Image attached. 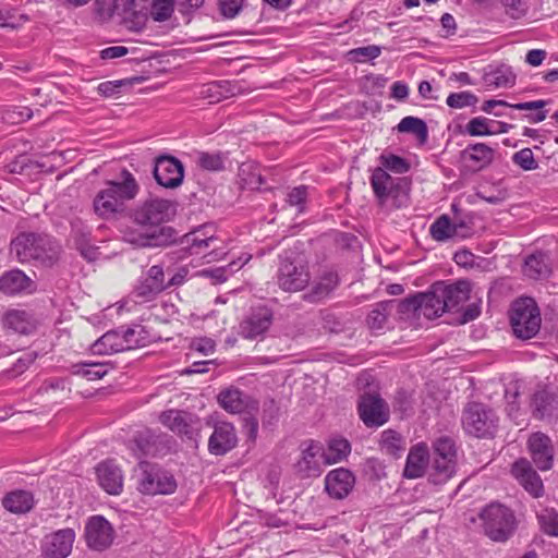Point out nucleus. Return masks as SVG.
Here are the masks:
<instances>
[{
  "label": "nucleus",
  "mask_w": 558,
  "mask_h": 558,
  "mask_svg": "<svg viewBox=\"0 0 558 558\" xmlns=\"http://www.w3.org/2000/svg\"><path fill=\"white\" fill-rule=\"evenodd\" d=\"M511 474L533 497L544 494L543 481L527 459H518L511 466Z\"/></svg>",
  "instance_id": "obj_20"
},
{
  "label": "nucleus",
  "mask_w": 558,
  "mask_h": 558,
  "mask_svg": "<svg viewBox=\"0 0 558 558\" xmlns=\"http://www.w3.org/2000/svg\"><path fill=\"white\" fill-rule=\"evenodd\" d=\"M166 288L167 284L165 282V272L162 267L159 265H153L138 279L137 284L132 291V296L136 303L150 302Z\"/></svg>",
  "instance_id": "obj_13"
},
{
  "label": "nucleus",
  "mask_w": 558,
  "mask_h": 558,
  "mask_svg": "<svg viewBox=\"0 0 558 558\" xmlns=\"http://www.w3.org/2000/svg\"><path fill=\"white\" fill-rule=\"evenodd\" d=\"M99 485L110 495H120L123 489V473L111 460L104 461L96 469Z\"/></svg>",
  "instance_id": "obj_25"
},
{
  "label": "nucleus",
  "mask_w": 558,
  "mask_h": 558,
  "mask_svg": "<svg viewBox=\"0 0 558 558\" xmlns=\"http://www.w3.org/2000/svg\"><path fill=\"white\" fill-rule=\"evenodd\" d=\"M523 271L527 277L533 279L548 277L551 271L548 256L542 252L531 254L525 259Z\"/></svg>",
  "instance_id": "obj_33"
},
{
  "label": "nucleus",
  "mask_w": 558,
  "mask_h": 558,
  "mask_svg": "<svg viewBox=\"0 0 558 558\" xmlns=\"http://www.w3.org/2000/svg\"><path fill=\"white\" fill-rule=\"evenodd\" d=\"M272 323V313L267 307H257L240 324V335L245 339L264 336Z\"/></svg>",
  "instance_id": "obj_23"
},
{
  "label": "nucleus",
  "mask_w": 558,
  "mask_h": 558,
  "mask_svg": "<svg viewBox=\"0 0 558 558\" xmlns=\"http://www.w3.org/2000/svg\"><path fill=\"white\" fill-rule=\"evenodd\" d=\"M201 95L210 104L234 96V86L229 81L211 82L203 86Z\"/></svg>",
  "instance_id": "obj_37"
},
{
  "label": "nucleus",
  "mask_w": 558,
  "mask_h": 558,
  "mask_svg": "<svg viewBox=\"0 0 558 558\" xmlns=\"http://www.w3.org/2000/svg\"><path fill=\"white\" fill-rule=\"evenodd\" d=\"M137 489L145 495H170L177 489L174 476L161 466L141 461L137 468Z\"/></svg>",
  "instance_id": "obj_5"
},
{
  "label": "nucleus",
  "mask_w": 558,
  "mask_h": 558,
  "mask_svg": "<svg viewBox=\"0 0 558 558\" xmlns=\"http://www.w3.org/2000/svg\"><path fill=\"white\" fill-rule=\"evenodd\" d=\"M338 286V275L332 271L325 272L315 286V293L318 295L328 294Z\"/></svg>",
  "instance_id": "obj_60"
},
{
  "label": "nucleus",
  "mask_w": 558,
  "mask_h": 558,
  "mask_svg": "<svg viewBox=\"0 0 558 558\" xmlns=\"http://www.w3.org/2000/svg\"><path fill=\"white\" fill-rule=\"evenodd\" d=\"M2 326L14 333L29 335L36 330L37 320L23 310H11L2 316Z\"/></svg>",
  "instance_id": "obj_27"
},
{
  "label": "nucleus",
  "mask_w": 558,
  "mask_h": 558,
  "mask_svg": "<svg viewBox=\"0 0 558 558\" xmlns=\"http://www.w3.org/2000/svg\"><path fill=\"white\" fill-rule=\"evenodd\" d=\"M396 301L388 300L377 303L367 315V326L369 329L380 331L385 328L388 316L395 310Z\"/></svg>",
  "instance_id": "obj_36"
},
{
  "label": "nucleus",
  "mask_w": 558,
  "mask_h": 558,
  "mask_svg": "<svg viewBox=\"0 0 558 558\" xmlns=\"http://www.w3.org/2000/svg\"><path fill=\"white\" fill-rule=\"evenodd\" d=\"M134 4V0H95V12L101 21L117 19L123 8Z\"/></svg>",
  "instance_id": "obj_38"
},
{
  "label": "nucleus",
  "mask_w": 558,
  "mask_h": 558,
  "mask_svg": "<svg viewBox=\"0 0 558 558\" xmlns=\"http://www.w3.org/2000/svg\"><path fill=\"white\" fill-rule=\"evenodd\" d=\"M118 22L131 32H141L147 22V16L142 11L135 10V3L122 9Z\"/></svg>",
  "instance_id": "obj_39"
},
{
  "label": "nucleus",
  "mask_w": 558,
  "mask_h": 558,
  "mask_svg": "<svg viewBox=\"0 0 558 558\" xmlns=\"http://www.w3.org/2000/svg\"><path fill=\"white\" fill-rule=\"evenodd\" d=\"M541 530L548 536L558 537V512L553 508H545L537 513Z\"/></svg>",
  "instance_id": "obj_48"
},
{
  "label": "nucleus",
  "mask_w": 558,
  "mask_h": 558,
  "mask_svg": "<svg viewBox=\"0 0 558 558\" xmlns=\"http://www.w3.org/2000/svg\"><path fill=\"white\" fill-rule=\"evenodd\" d=\"M92 350L101 355L125 351L120 328L107 331L93 343Z\"/></svg>",
  "instance_id": "obj_32"
},
{
  "label": "nucleus",
  "mask_w": 558,
  "mask_h": 558,
  "mask_svg": "<svg viewBox=\"0 0 558 558\" xmlns=\"http://www.w3.org/2000/svg\"><path fill=\"white\" fill-rule=\"evenodd\" d=\"M172 229H156L150 225L130 219L122 230L125 242L138 247H156L168 243Z\"/></svg>",
  "instance_id": "obj_7"
},
{
  "label": "nucleus",
  "mask_w": 558,
  "mask_h": 558,
  "mask_svg": "<svg viewBox=\"0 0 558 558\" xmlns=\"http://www.w3.org/2000/svg\"><path fill=\"white\" fill-rule=\"evenodd\" d=\"M380 447L386 453L396 457L404 449L403 439L397 432L387 429L381 433Z\"/></svg>",
  "instance_id": "obj_50"
},
{
  "label": "nucleus",
  "mask_w": 558,
  "mask_h": 558,
  "mask_svg": "<svg viewBox=\"0 0 558 558\" xmlns=\"http://www.w3.org/2000/svg\"><path fill=\"white\" fill-rule=\"evenodd\" d=\"M515 74L508 66H499L484 76L486 86L494 88L512 87L515 84Z\"/></svg>",
  "instance_id": "obj_41"
},
{
  "label": "nucleus",
  "mask_w": 558,
  "mask_h": 558,
  "mask_svg": "<svg viewBox=\"0 0 558 558\" xmlns=\"http://www.w3.org/2000/svg\"><path fill=\"white\" fill-rule=\"evenodd\" d=\"M108 371V364L99 362H81L71 366V373L73 375L82 376L88 380L100 379Z\"/></svg>",
  "instance_id": "obj_40"
},
{
  "label": "nucleus",
  "mask_w": 558,
  "mask_h": 558,
  "mask_svg": "<svg viewBox=\"0 0 558 558\" xmlns=\"http://www.w3.org/2000/svg\"><path fill=\"white\" fill-rule=\"evenodd\" d=\"M485 534L495 542L507 541L515 530L513 512L506 506L493 502L480 513Z\"/></svg>",
  "instance_id": "obj_3"
},
{
  "label": "nucleus",
  "mask_w": 558,
  "mask_h": 558,
  "mask_svg": "<svg viewBox=\"0 0 558 558\" xmlns=\"http://www.w3.org/2000/svg\"><path fill=\"white\" fill-rule=\"evenodd\" d=\"M238 442L234 425L226 421L217 422L208 439V451L213 456H226L238 446Z\"/></svg>",
  "instance_id": "obj_16"
},
{
  "label": "nucleus",
  "mask_w": 558,
  "mask_h": 558,
  "mask_svg": "<svg viewBox=\"0 0 558 558\" xmlns=\"http://www.w3.org/2000/svg\"><path fill=\"white\" fill-rule=\"evenodd\" d=\"M457 460L450 458H436L434 460L430 480L434 484H444L456 473Z\"/></svg>",
  "instance_id": "obj_42"
},
{
  "label": "nucleus",
  "mask_w": 558,
  "mask_h": 558,
  "mask_svg": "<svg viewBox=\"0 0 558 558\" xmlns=\"http://www.w3.org/2000/svg\"><path fill=\"white\" fill-rule=\"evenodd\" d=\"M400 133H410L417 137L421 143H425L428 137V130L426 123L415 117H404L398 124Z\"/></svg>",
  "instance_id": "obj_45"
},
{
  "label": "nucleus",
  "mask_w": 558,
  "mask_h": 558,
  "mask_svg": "<svg viewBox=\"0 0 558 558\" xmlns=\"http://www.w3.org/2000/svg\"><path fill=\"white\" fill-rule=\"evenodd\" d=\"M323 447L319 442L311 440L301 451L300 459L295 462L296 474L302 478L317 477L322 474Z\"/></svg>",
  "instance_id": "obj_18"
},
{
  "label": "nucleus",
  "mask_w": 558,
  "mask_h": 558,
  "mask_svg": "<svg viewBox=\"0 0 558 558\" xmlns=\"http://www.w3.org/2000/svg\"><path fill=\"white\" fill-rule=\"evenodd\" d=\"M310 279L308 268L301 259L282 258L277 274V282L283 291H301L306 288Z\"/></svg>",
  "instance_id": "obj_9"
},
{
  "label": "nucleus",
  "mask_w": 558,
  "mask_h": 558,
  "mask_svg": "<svg viewBox=\"0 0 558 558\" xmlns=\"http://www.w3.org/2000/svg\"><path fill=\"white\" fill-rule=\"evenodd\" d=\"M533 415L539 420L551 417L558 408V395L546 389L538 390L532 399Z\"/></svg>",
  "instance_id": "obj_31"
},
{
  "label": "nucleus",
  "mask_w": 558,
  "mask_h": 558,
  "mask_svg": "<svg viewBox=\"0 0 558 558\" xmlns=\"http://www.w3.org/2000/svg\"><path fill=\"white\" fill-rule=\"evenodd\" d=\"M162 425L178 435L193 439L198 433V418L187 412L180 410H168L160 414Z\"/></svg>",
  "instance_id": "obj_19"
},
{
  "label": "nucleus",
  "mask_w": 558,
  "mask_h": 558,
  "mask_svg": "<svg viewBox=\"0 0 558 558\" xmlns=\"http://www.w3.org/2000/svg\"><path fill=\"white\" fill-rule=\"evenodd\" d=\"M11 253L20 263L36 260L51 266L59 256V243L46 233L22 232L11 242Z\"/></svg>",
  "instance_id": "obj_2"
},
{
  "label": "nucleus",
  "mask_w": 558,
  "mask_h": 558,
  "mask_svg": "<svg viewBox=\"0 0 558 558\" xmlns=\"http://www.w3.org/2000/svg\"><path fill=\"white\" fill-rule=\"evenodd\" d=\"M502 5L507 9V13L511 17H520L525 13V9L522 0H500Z\"/></svg>",
  "instance_id": "obj_64"
},
{
  "label": "nucleus",
  "mask_w": 558,
  "mask_h": 558,
  "mask_svg": "<svg viewBox=\"0 0 558 558\" xmlns=\"http://www.w3.org/2000/svg\"><path fill=\"white\" fill-rule=\"evenodd\" d=\"M512 161L524 171L535 170L538 167V163L530 148H523L514 153L512 156Z\"/></svg>",
  "instance_id": "obj_58"
},
{
  "label": "nucleus",
  "mask_w": 558,
  "mask_h": 558,
  "mask_svg": "<svg viewBox=\"0 0 558 558\" xmlns=\"http://www.w3.org/2000/svg\"><path fill=\"white\" fill-rule=\"evenodd\" d=\"M86 545L96 551L108 549L116 537L112 524L102 515L90 517L85 524Z\"/></svg>",
  "instance_id": "obj_11"
},
{
  "label": "nucleus",
  "mask_w": 558,
  "mask_h": 558,
  "mask_svg": "<svg viewBox=\"0 0 558 558\" xmlns=\"http://www.w3.org/2000/svg\"><path fill=\"white\" fill-rule=\"evenodd\" d=\"M243 0H219L220 10L223 16L234 17L241 10Z\"/></svg>",
  "instance_id": "obj_63"
},
{
  "label": "nucleus",
  "mask_w": 558,
  "mask_h": 558,
  "mask_svg": "<svg viewBox=\"0 0 558 558\" xmlns=\"http://www.w3.org/2000/svg\"><path fill=\"white\" fill-rule=\"evenodd\" d=\"M463 166L472 172L487 168L495 159V149L485 143L468 145L460 153Z\"/></svg>",
  "instance_id": "obj_21"
},
{
  "label": "nucleus",
  "mask_w": 558,
  "mask_h": 558,
  "mask_svg": "<svg viewBox=\"0 0 558 558\" xmlns=\"http://www.w3.org/2000/svg\"><path fill=\"white\" fill-rule=\"evenodd\" d=\"M461 423L464 432L477 438L490 437L498 426L495 411L482 402H469L462 412Z\"/></svg>",
  "instance_id": "obj_4"
},
{
  "label": "nucleus",
  "mask_w": 558,
  "mask_h": 558,
  "mask_svg": "<svg viewBox=\"0 0 558 558\" xmlns=\"http://www.w3.org/2000/svg\"><path fill=\"white\" fill-rule=\"evenodd\" d=\"M435 284L438 295L446 303V312L457 311L470 298L471 283L469 280H458L450 284L438 281Z\"/></svg>",
  "instance_id": "obj_22"
},
{
  "label": "nucleus",
  "mask_w": 558,
  "mask_h": 558,
  "mask_svg": "<svg viewBox=\"0 0 558 558\" xmlns=\"http://www.w3.org/2000/svg\"><path fill=\"white\" fill-rule=\"evenodd\" d=\"M395 308L405 318L420 317L418 315V294L405 298L401 301H396Z\"/></svg>",
  "instance_id": "obj_56"
},
{
  "label": "nucleus",
  "mask_w": 558,
  "mask_h": 558,
  "mask_svg": "<svg viewBox=\"0 0 558 558\" xmlns=\"http://www.w3.org/2000/svg\"><path fill=\"white\" fill-rule=\"evenodd\" d=\"M541 322L539 308L533 299L520 298L512 303L510 323L518 338H533L539 331Z\"/></svg>",
  "instance_id": "obj_6"
},
{
  "label": "nucleus",
  "mask_w": 558,
  "mask_h": 558,
  "mask_svg": "<svg viewBox=\"0 0 558 558\" xmlns=\"http://www.w3.org/2000/svg\"><path fill=\"white\" fill-rule=\"evenodd\" d=\"M380 165L383 169L386 171H392L395 173H405L409 170V163L403 159L402 157H399L397 155H381L380 158Z\"/></svg>",
  "instance_id": "obj_55"
},
{
  "label": "nucleus",
  "mask_w": 558,
  "mask_h": 558,
  "mask_svg": "<svg viewBox=\"0 0 558 558\" xmlns=\"http://www.w3.org/2000/svg\"><path fill=\"white\" fill-rule=\"evenodd\" d=\"M355 484L353 473L344 468L331 470L325 478V488L330 497L335 499L345 498Z\"/></svg>",
  "instance_id": "obj_24"
},
{
  "label": "nucleus",
  "mask_w": 558,
  "mask_h": 558,
  "mask_svg": "<svg viewBox=\"0 0 558 558\" xmlns=\"http://www.w3.org/2000/svg\"><path fill=\"white\" fill-rule=\"evenodd\" d=\"M248 259L250 257H239V259L232 260L227 266L204 269L202 275L213 278L216 282L221 283L225 282L229 276L240 270L248 262Z\"/></svg>",
  "instance_id": "obj_44"
},
{
  "label": "nucleus",
  "mask_w": 558,
  "mask_h": 558,
  "mask_svg": "<svg viewBox=\"0 0 558 558\" xmlns=\"http://www.w3.org/2000/svg\"><path fill=\"white\" fill-rule=\"evenodd\" d=\"M371 185L380 205H385L389 198L397 201L407 197L410 189L407 179L393 178L383 168L374 169Z\"/></svg>",
  "instance_id": "obj_8"
},
{
  "label": "nucleus",
  "mask_w": 558,
  "mask_h": 558,
  "mask_svg": "<svg viewBox=\"0 0 558 558\" xmlns=\"http://www.w3.org/2000/svg\"><path fill=\"white\" fill-rule=\"evenodd\" d=\"M434 451L436 458H457L454 441L447 436L440 437L434 442Z\"/></svg>",
  "instance_id": "obj_57"
},
{
  "label": "nucleus",
  "mask_w": 558,
  "mask_h": 558,
  "mask_svg": "<svg viewBox=\"0 0 558 558\" xmlns=\"http://www.w3.org/2000/svg\"><path fill=\"white\" fill-rule=\"evenodd\" d=\"M359 416L367 427L383 426L389 420V408L377 393L361 395L357 404Z\"/></svg>",
  "instance_id": "obj_12"
},
{
  "label": "nucleus",
  "mask_w": 558,
  "mask_h": 558,
  "mask_svg": "<svg viewBox=\"0 0 558 558\" xmlns=\"http://www.w3.org/2000/svg\"><path fill=\"white\" fill-rule=\"evenodd\" d=\"M478 101V98L471 92H459L451 93L446 99V104L448 107L453 109H462L465 107L475 106Z\"/></svg>",
  "instance_id": "obj_52"
},
{
  "label": "nucleus",
  "mask_w": 558,
  "mask_h": 558,
  "mask_svg": "<svg viewBox=\"0 0 558 558\" xmlns=\"http://www.w3.org/2000/svg\"><path fill=\"white\" fill-rule=\"evenodd\" d=\"M37 354L35 352H25L17 361L13 364L12 368L8 369V374L11 377H16L23 374L28 366L34 363Z\"/></svg>",
  "instance_id": "obj_61"
},
{
  "label": "nucleus",
  "mask_w": 558,
  "mask_h": 558,
  "mask_svg": "<svg viewBox=\"0 0 558 558\" xmlns=\"http://www.w3.org/2000/svg\"><path fill=\"white\" fill-rule=\"evenodd\" d=\"M307 199V187L305 185H300L292 189L287 195V203L290 206L298 207L299 213H303L305 210V203Z\"/></svg>",
  "instance_id": "obj_59"
},
{
  "label": "nucleus",
  "mask_w": 558,
  "mask_h": 558,
  "mask_svg": "<svg viewBox=\"0 0 558 558\" xmlns=\"http://www.w3.org/2000/svg\"><path fill=\"white\" fill-rule=\"evenodd\" d=\"M527 452L534 465L542 472L554 466L555 448L550 437L542 432L532 433L526 440Z\"/></svg>",
  "instance_id": "obj_14"
},
{
  "label": "nucleus",
  "mask_w": 558,
  "mask_h": 558,
  "mask_svg": "<svg viewBox=\"0 0 558 558\" xmlns=\"http://www.w3.org/2000/svg\"><path fill=\"white\" fill-rule=\"evenodd\" d=\"M173 0H153L150 14L154 21L163 22L173 13Z\"/></svg>",
  "instance_id": "obj_54"
},
{
  "label": "nucleus",
  "mask_w": 558,
  "mask_h": 558,
  "mask_svg": "<svg viewBox=\"0 0 558 558\" xmlns=\"http://www.w3.org/2000/svg\"><path fill=\"white\" fill-rule=\"evenodd\" d=\"M209 230H213V228L203 227L186 235V243H189L192 254L202 253L203 248L209 247L217 240L213 234H209Z\"/></svg>",
  "instance_id": "obj_43"
},
{
  "label": "nucleus",
  "mask_w": 558,
  "mask_h": 558,
  "mask_svg": "<svg viewBox=\"0 0 558 558\" xmlns=\"http://www.w3.org/2000/svg\"><path fill=\"white\" fill-rule=\"evenodd\" d=\"M75 532L66 527L47 535L41 545L43 558H66L73 548Z\"/></svg>",
  "instance_id": "obj_17"
},
{
  "label": "nucleus",
  "mask_w": 558,
  "mask_h": 558,
  "mask_svg": "<svg viewBox=\"0 0 558 558\" xmlns=\"http://www.w3.org/2000/svg\"><path fill=\"white\" fill-rule=\"evenodd\" d=\"M428 448L425 444L421 442L413 446L408 454L403 474L408 478L421 477L428 462Z\"/></svg>",
  "instance_id": "obj_30"
},
{
  "label": "nucleus",
  "mask_w": 558,
  "mask_h": 558,
  "mask_svg": "<svg viewBox=\"0 0 558 558\" xmlns=\"http://www.w3.org/2000/svg\"><path fill=\"white\" fill-rule=\"evenodd\" d=\"M351 452V445L345 438H332L328 441L327 449H323L324 464L331 465L344 460Z\"/></svg>",
  "instance_id": "obj_35"
},
{
  "label": "nucleus",
  "mask_w": 558,
  "mask_h": 558,
  "mask_svg": "<svg viewBox=\"0 0 558 558\" xmlns=\"http://www.w3.org/2000/svg\"><path fill=\"white\" fill-rule=\"evenodd\" d=\"M154 178L163 187H178L184 178L183 163L172 156H159L155 160Z\"/></svg>",
  "instance_id": "obj_15"
},
{
  "label": "nucleus",
  "mask_w": 558,
  "mask_h": 558,
  "mask_svg": "<svg viewBox=\"0 0 558 558\" xmlns=\"http://www.w3.org/2000/svg\"><path fill=\"white\" fill-rule=\"evenodd\" d=\"M418 294V315L428 319L441 316L446 312V303L438 295L436 284L433 283L428 291Z\"/></svg>",
  "instance_id": "obj_29"
},
{
  "label": "nucleus",
  "mask_w": 558,
  "mask_h": 558,
  "mask_svg": "<svg viewBox=\"0 0 558 558\" xmlns=\"http://www.w3.org/2000/svg\"><path fill=\"white\" fill-rule=\"evenodd\" d=\"M72 233L75 236L78 246H83L88 243L90 236V230L82 221L75 220L72 223Z\"/></svg>",
  "instance_id": "obj_62"
},
{
  "label": "nucleus",
  "mask_w": 558,
  "mask_h": 558,
  "mask_svg": "<svg viewBox=\"0 0 558 558\" xmlns=\"http://www.w3.org/2000/svg\"><path fill=\"white\" fill-rule=\"evenodd\" d=\"M120 330L125 351L146 344V332L141 325L129 328L121 327Z\"/></svg>",
  "instance_id": "obj_47"
},
{
  "label": "nucleus",
  "mask_w": 558,
  "mask_h": 558,
  "mask_svg": "<svg viewBox=\"0 0 558 558\" xmlns=\"http://www.w3.org/2000/svg\"><path fill=\"white\" fill-rule=\"evenodd\" d=\"M0 290L8 295L31 293L35 290V283L22 270L13 269L0 277Z\"/></svg>",
  "instance_id": "obj_28"
},
{
  "label": "nucleus",
  "mask_w": 558,
  "mask_h": 558,
  "mask_svg": "<svg viewBox=\"0 0 558 558\" xmlns=\"http://www.w3.org/2000/svg\"><path fill=\"white\" fill-rule=\"evenodd\" d=\"M219 405L231 414H239L250 408H257V403L238 388L221 390L217 397Z\"/></svg>",
  "instance_id": "obj_26"
},
{
  "label": "nucleus",
  "mask_w": 558,
  "mask_h": 558,
  "mask_svg": "<svg viewBox=\"0 0 558 558\" xmlns=\"http://www.w3.org/2000/svg\"><path fill=\"white\" fill-rule=\"evenodd\" d=\"M490 120L484 117L471 119L465 125V133L470 136H486L496 134L495 130L489 128Z\"/></svg>",
  "instance_id": "obj_53"
},
{
  "label": "nucleus",
  "mask_w": 558,
  "mask_h": 558,
  "mask_svg": "<svg viewBox=\"0 0 558 558\" xmlns=\"http://www.w3.org/2000/svg\"><path fill=\"white\" fill-rule=\"evenodd\" d=\"M140 186L133 174L123 170L121 181H107L94 198V210L102 219L113 218L124 211L125 203L135 198Z\"/></svg>",
  "instance_id": "obj_1"
},
{
  "label": "nucleus",
  "mask_w": 558,
  "mask_h": 558,
  "mask_svg": "<svg viewBox=\"0 0 558 558\" xmlns=\"http://www.w3.org/2000/svg\"><path fill=\"white\" fill-rule=\"evenodd\" d=\"M381 53V47L377 45H368L357 47L347 52V59L351 62H366L378 58Z\"/></svg>",
  "instance_id": "obj_51"
},
{
  "label": "nucleus",
  "mask_w": 558,
  "mask_h": 558,
  "mask_svg": "<svg viewBox=\"0 0 558 558\" xmlns=\"http://www.w3.org/2000/svg\"><path fill=\"white\" fill-rule=\"evenodd\" d=\"M225 156L222 153L199 151L196 155V163L208 171H220L225 168Z\"/></svg>",
  "instance_id": "obj_49"
},
{
  "label": "nucleus",
  "mask_w": 558,
  "mask_h": 558,
  "mask_svg": "<svg viewBox=\"0 0 558 558\" xmlns=\"http://www.w3.org/2000/svg\"><path fill=\"white\" fill-rule=\"evenodd\" d=\"M2 505L12 513H26L33 508L34 498L27 490H13L4 496Z\"/></svg>",
  "instance_id": "obj_34"
},
{
  "label": "nucleus",
  "mask_w": 558,
  "mask_h": 558,
  "mask_svg": "<svg viewBox=\"0 0 558 558\" xmlns=\"http://www.w3.org/2000/svg\"><path fill=\"white\" fill-rule=\"evenodd\" d=\"M457 227L451 223L450 218L446 215L437 218L429 227V233L436 241H446L456 235Z\"/></svg>",
  "instance_id": "obj_46"
},
{
  "label": "nucleus",
  "mask_w": 558,
  "mask_h": 558,
  "mask_svg": "<svg viewBox=\"0 0 558 558\" xmlns=\"http://www.w3.org/2000/svg\"><path fill=\"white\" fill-rule=\"evenodd\" d=\"M174 214L172 202L162 198H155L137 206L130 216V219L146 222L156 229H169L162 226L169 221Z\"/></svg>",
  "instance_id": "obj_10"
}]
</instances>
